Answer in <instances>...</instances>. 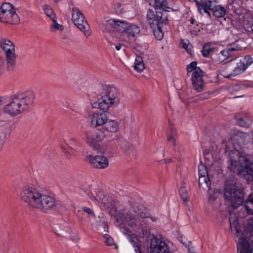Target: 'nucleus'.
<instances>
[{
	"label": "nucleus",
	"instance_id": "nucleus-11",
	"mask_svg": "<svg viewBox=\"0 0 253 253\" xmlns=\"http://www.w3.org/2000/svg\"><path fill=\"white\" fill-rule=\"evenodd\" d=\"M86 160L88 161L91 167L98 169H103L108 166V160L106 157L102 156H92L88 155L86 156Z\"/></svg>",
	"mask_w": 253,
	"mask_h": 253
},
{
	"label": "nucleus",
	"instance_id": "nucleus-50",
	"mask_svg": "<svg viewBox=\"0 0 253 253\" xmlns=\"http://www.w3.org/2000/svg\"><path fill=\"white\" fill-rule=\"evenodd\" d=\"M82 210L83 211L88 213L89 215L94 216V214L93 211L89 208L86 207H84L82 208Z\"/></svg>",
	"mask_w": 253,
	"mask_h": 253
},
{
	"label": "nucleus",
	"instance_id": "nucleus-38",
	"mask_svg": "<svg viewBox=\"0 0 253 253\" xmlns=\"http://www.w3.org/2000/svg\"><path fill=\"white\" fill-rule=\"evenodd\" d=\"M212 49L211 47L210 44L207 43L205 44L202 48L201 51L202 55L205 57H207L209 56Z\"/></svg>",
	"mask_w": 253,
	"mask_h": 253
},
{
	"label": "nucleus",
	"instance_id": "nucleus-56",
	"mask_svg": "<svg viewBox=\"0 0 253 253\" xmlns=\"http://www.w3.org/2000/svg\"><path fill=\"white\" fill-rule=\"evenodd\" d=\"M208 8H204V9H203L202 11H203V12L206 14H208V15L209 16V17H211V13L208 10Z\"/></svg>",
	"mask_w": 253,
	"mask_h": 253
},
{
	"label": "nucleus",
	"instance_id": "nucleus-43",
	"mask_svg": "<svg viewBox=\"0 0 253 253\" xmlns=\"http://www.w3.org/2000/svg\"><path fill=\"white\" fill-rule=\"evenodd\" d=\"M138 240L137 238H134L131 239V242L132 246L135 248V251L136 253H141L140 247L141 246L138 242Z\"/></svg>",
	"mask_w": 253,
	"mask_h": 253
},
{
	"label": "nucleus",
	"instance_id": "nucleus-7",
	"mask_svg": "<svg viewBox=\"0 0 253 253\" xmlns=\"http://www.w3.org/2000/svg\"><path fill=\"white\" fill-rule=\"evenodd\" d=\"M237 158L230 157L228 160V169L234 173L239 175L245 165L248 164L250 157L244 152H239Z\"/></svg>",
	"mask_w": 253,
	"mask_h": 253
},
{
	"label": "nucleus",
	"instance_id": "nucleus-23",
	"mask_svg": "<svg viewBox=\"0 0 253 253\" xmlns=\"http://www.w3.org/2000/svg\"><path fill=\"white\" fill-rule=\"evenodd\" d=\"M196 5L201 14H203L202 10L204 8H207L213 11L216 7V5L213 4L212 1L211 0H207L205 1H203L202 0H196Z\"/></svg>",
	"mask_w": 253,
	"mask_h": 253
},
{
	"label": "nucleus",
	"instance_id": "nucleus-57",
	"mask_svg": "<svg viewBox=\"0 0 253 253\" xmlns=\"http://www.w3.org/2000/svg\"><path fill=\"white\" fill-rule=\"evenodd\" d=\"M103 225L104 226V229L105 231H107L108 229V226L107 225V223L104 221L103 222Z\"/></svg>",
	"mask_w": 253,
	"mask_h": 253
},
{
	"label": "nucleus",
	"instance_id": "nucleus-3",
	"mask_svg": "<svg viewBox=\"0 0 253 253\" xmlns=\"http://www.w3.org/2000/svg\"><path fill=\"white\" fill-rule=\"evenodd\" d=\"M101 97L93 102L92 106L103 112H107L111 105L117 106L120 104V94L118 89L113 85H102Z\"/></svg>",
	"mask_w": 253,
	"mask_h": 253
},
{
	"label": "nucleus",
	"instance_id": "nucleus-40",
	"mask_svg": "<svg viewBox=\"0 0 253 253\" xmlns=\"http://www.w3.org/2000/svg\"><path fill=\"white\" fill-rule=\"evenodd\" d=\"M13 5L8 2H5L0 7V11H14Z\"/></svg>",
	"mask_w": 253,
	"mask_h": 253
},
{
	"label": "nucleus",
	"instance_id": "nucleus-18",
	"mask_svg": "<svg viewBox=\"0 0 253 253\" xmlns=\"http://www.w3.org/2000/svg\"><path fill=\"white\" fill-rule=\"evenodd\" d=\"M89 117L91 120V125L95 127L103 125H104L106 121L108 120L106 112H105L94 113Z\"/></svg>",
	"mask_w": 253,
	"mask_h": 253
},
{
	"label": "nucleus",
	"instance_id": "nucleus-20",
	"mask_svg": "<svg viewBox=\"0 0 253 253\" xmlns=\"http://www.w3.org/2000/svg\"><path fill=\"white\" fill-rule=\"evenodd\" d=\"M121 22H122V21L119 20H108L104 24L103 31L109 33L115 31L120 32L121 27H119V26H121Z\"/></svg>",
	"mask_w": 253,
	"mask_h": 253
},
{
	"label": "nucleus",
	"instance_id": "nucleus-61",
	"mask_svg": "<svg viewBox=\"0 0 253 253\" xmlns=\"http://www.w3.org/2000/svg\"><path fill=\"white\" fill-rule=\"evenodd\" d=\"M94 198L96 200L98 201L103 200V198H101V197L98 198V195H97L96 197H94Z\"/></svg>",
	"mask_w": 253,
	"mask_h": 253
},
{
	"label": "nucleus",
	"instance_id": "nucleus-13",
	"mask_svg": "<svg viewBox=\"0 0 253 253\" xmlns=\"http://www.w3.org/2000/svg\"><path fill=\"white\" fill-rule=\"evenodd\" d=\"M146 1L150 6L155 8V13H157V12H160L162 13H167V12L169 11V9L171 11L177 10L169 7L168 6L167 0H146Z\"/></svg>",
	"mask_w": 253,
	"mask_h": 253
},
{
	"label": "nucleus",
	"instance_id": "nucleus-36",
	"mask_svg": "<svg viewBox=\"0 0 253 253\" xmlns=\"http://www.w3.org/2000/svg\"><path fill=\"white\" fill-rule=\"evenodd\" d=\"M126 214V209L125 208H123L122 209L119 210V213L116 216V221L118 224H119L121 227H123V226L122 224L120 222V220H123V218Z\"/></svg>",
	"mask_w": 253,
	"mask_h": 253
},
{
	"label": "nucleus",
	"instance_id": "nucleus-29",
	"mask_svg": "<svg viewBox=\"0 0 253 253\" xmlns=\"http://www.w3.org/2000/svg\"><path fill=\"white\" fill-rule=\"evenodd\" d=\"M230 225L232 231L235 232L236 235L241 236L242 231L238 219H234L233 221L230 219Z\"/></svg>",
	"mask_w": 253,
	"mask_h": 253
},
{
	"label": "nucleus",
	"instance_id": "nucleus-41",
	"mask_svg": "<svg viewBox=\"0 0 253 253\" xmlns=\"http://www.w3.org/2000/svg\"><path fill=\"white\" fill-rule=\"evenodd\" d=\"M198 169L199 176L209 175L206 166L201 162H200V165L198 166Z\"/></svg>",
	"mask_w": 253,
	"mask_h": 253
},
{
	"label": "nucleus",
	"instance_id": "nucleus-62",
	"mask_svg": "<svg viewBox=\"0 0 253 253\" xmlns=\"http://www.w3.org/2000/svg\"><path fill=\"white\" fill-rule=\"evenodd\" d=\"M165 163H170L172 161V160L171 159H165Z\"/></svg>",
	"mask_w": 253,
	"mask_h": 253
},
{
	"label": "nucleus",
	"instance_id": "nucleus-58",
	"mask_svg": "<svg viewBox=\"0 0 253 253\" xmlns=\"http://www.w3.org/2000/svg\"><path fill=\"white\" fill-rule=\"evenodd\" d=\"M210 154V150L209 149H206L204 150V154L206 157V158H207V156L208 155H209Z\"/></svg>",
	"mask_w": 253,
	"mask_h": 253
},
{
	"label": "nucleus",
	"instance_id": "nucleus-14",
	"mask_svg": "<svg viewBox=\"0 0 253 253\" xmlns=\"http://www.w3.org/2000/svg\"><path fill=\"white\" fill-rule=\"evenodd\" d=\"M253 63V59L252 56L251 55L246 56L242 59H241L240 62L237 64L231 75L237 76L241 74Z\"/></svg>",
	"mask_w": 253,
	"mask_h": 253
},
{
	"label": "nucleus",
	"instance_id": "nucleus-37",
	"mask_svg": "<svg viewBox=\"0 0 253 253\" xmlns=\"http://www.w3.org/2000/svg\"><path fill=\"white\" fill-rule=\"evenodd\" d=\"M153 253H171L170 249L166 243H161L159 250Z\"/></svg>",
	"mask_w": 253,
	"mask_h": 253
},
{
	"label": "nucleus",
	"instance_id": "nucleus-64",
	"mask_svg": "<svg viewBox=\"0 0 253 253\" xmlns=\"http://www.w3.org/2000/svg\"><path fill=\"white\" fill-rule=\"evenodd\" d=\"M117 5L118 7H121V4L119 3H117Z\"/></svg>",
	"mask_w": 253,
	"mask_h": 253
},
{
	"label": "nucleus",
	"instance_id": "nucleus-52",
	"mask_svg": "<svg viewBox=\"0 0 253 253\" xmlns=\"http://www.w3.org/2000/svg\"><path fill=\"white\" fill-rule=\"evenodd\" d=\"M208 193L210 195L209 198V200L210 201H214L216 199L217 196L216 195V193L215 192H214L212 195L210 193V191H208Z\"/></svg>",
	"mask_w": 253,
	"mask_h": 253
},
{
	"label": "nucleus",
	"instance_id": "nucleus-21",
	"mask_svg": "<svg viewBox=\"0 0 253 253\" xmlns=\"http://www.w3.org/2000/svg\"><path fill=\"white\" fill-rule=\"evenodd\" d=\"M243 228L240 237L246 238L253 236V217H250L244 222Z\"/></svg>",
	"mask_w": 253,
	"mask_h": 253
},
{
	"label": "nucleus",
	"instance_id": "nucleus-6",
	"mask_svg": "<svg viewBox=\"0 0 253 253\" xmlns=\"http://www.w3.org/2000/svg\"><path fill=\"white\" fill-rule=\"evenodd\" d=\"M0 46L5 53L7 70L13 71L15 67L16 58L14 44L10 41L2 39L0 41Z\"/></svg>",
	"mask_w": 253,
	"mask_h": 253
},
{
	"label": "nucleus",
	"instance_id": "nucleus-16",
	"mask_svg": "<svg viewBox=\"0 0 253 253\" xmlns=\"http://www.w3.org/2000/svg\"><path fill=\"white\" fill-rule=\"evenodd\" d=\"M87 142L90 143H96L103 139L105 136L104 131L101 129L95 131H88L85 133Z\"/></svg>",
	"mask_w": 253,
	"mask_h": 253
},
{
	"label": "nucleus",
	"instance_id": "nucleus-51",
	"mask_svg": "<svg viewBox=\"0 0 253 253\" xmlns=\"http://www.w3.org/2000/svg\"><path fill=\"white\" fill-rule=\"evenodd\" d=\"M242 87L243 88H249V87L253 88V82L244 83L242 84Z\"/></svg>",
	"mask_w": 253,
	"mask_h": 253
},
{
	"label": "nucleus",
	"instance_id": "nucleus-53",
	"mask_svg": "<svg viewBox=\"0 0 253 253\" xmlns=\"http://www.w3.org/2000/svg\"><path fill=\"white\" fill-rule=\"evenodd\" d=\"M105 242L107 245L111 246L114 244V240L113 238L109 237L106 238Z\"/></svg>",
	"mask_w": 253,
	"mask_h": 253
},
{
	"label": "nucleus",
	"instance_id": "nucleus-45",
	"mask_svg": "<svg viewBox=\"0 0 253 253\" xmlns=\"http://www.w3.org/2000/svg\"><path fill=\"white\" fill-rule=\"evenodd\" d=\"M181 44L182 47L184 48L188 52H190L191 51L192 45L190 43L189 41L187 40L184 41V40H182Z\"/></svg>",
	"mask_w": 253,
	"mask_h": 253
},
{
	"label": "nucleus",
	"instance_id": "nucleus-10",
	"mask_svg": "<svg viewBox=\"0 0 253 253\" xmlns=\"http://www.w3.org/2000/svg\"><path fill=\"white\" fill-rule=\"evenodd\" d=\"M38 209L43 211L52 210L60 211L64 210V207L59 202L56 201L53 197L43 193Z\"/></svg>",
	"mask_w": 253,
	"mask_h": 253
},
{
	"label": "nucleus",
	"instance_id": "nucleus-5",
	"mask_svg": "<svg viewBox=\"0 0 253 253\" xmlns=\"http://www.w3.org/2000/svg\"><path fill=\"white\" fill-rule=\"evenodd\" d=\"M43 191L33 184L24 186L20 192L21 200L31 208L38 209L42 200Z\"/></svg>",
	"mask_w": 253,
	"mask_h": 253
},
{
	"label": "nucleus",
	"instance_id": "nucleus-46",
	"mask_svg": "<svg viewBox=\"0 0 253 253\" xmlns=\"http://www.w3.org/2000/svg\"><path fill=\"white\" fill-rule=\"evenodd\" d=\"M197 65V62L196 61H192L190 64L188 65L186 68L188 74L192 71H196V69L198 68L196 67Z\"/></svg>",
	"mask_w": 253,
	"mask_h": 253
},
{
	"label": "nucleus",
	"instance_id": "nucleus-35",
	"mask_svg": "<svg viewBox=\"0 0 253 253\" xmlns=\"http://www.w3.org/2000/svg\"><path fill=\"white\" fill-rule=\"evenodd\" d=\"M69 145V147L71 149L76 151H78L81 147V144L79 142H78L75 138H71L69 140V142L68 143Z\"/></svg>",
	"mask_w": 253,
	"mask_h": 253
},
{
	"label": "nucleus",
	"instance_id": "nucleus-27",
	"mask_svg": "<svg viewBox=\"0 0 253 253\" xmlns=\"http://www.w3.org/2000/svg\"><path fill=\"white\" fill-rule=\"evenodd\" d=\"M118 128V123L112 120L106 121L104 124V126L101 129L105 131L106 130L107 131L110 132H116Z\"/></svg>",
	"mask_w": 253,
	"mask_h": 253
},
{
	"label": "nucleus",
	"instance_id": "nucleus-55",
	"mask_svg": "<svg viewBox=\"0 0 253 253\" xmlns=\"http://www.w3.org/2000/svg\"><path fill=\"white\" fill-rule=\"evenodd\" d=\"M200 30H195V29H193L192 30H191L190 31V33H191V35H192V36H197L198 35V32H200Z\"/></svg>",
	"mask_w": 253,
	"mask_h": 253
},
{
	"label": "nucleus",
	"instance_id": "nucleus-60",
	"mask_svg": "<svg viewBox=\"0 0 253 253\" xmlns=\"http://www.w3.org/2000/svg\"><path fill=\"white\" fill-rule=\"evenodd\" d=\"M115 48L117 50H120L121 48V44H118V45H115Z\"/></svg>",
	"mask_w": 253,
	"mask_h": 253
},
{
	"label": "nucleus",
	"instance_id": "nucleus-28",
	"mask_svg": "<svg viewBox=\"0 0 253 253\" xmlns=\"http://www.w3.org/2000/svg\"><path fill=\"white\" fill-rule=\"evenodd\" d=\"M226 13L225 8L222 5H217L212 11L213 15L216 18H221Z\"/></svg>",
	"mask_w": 253,
	"mask_h": 253
},
{
	"label": "nucleus",
	"instance_id": "nucleus-19",
	"mask_svg": "<svg viewBox=\"0 0 253 253\" xmlns=\"http://www.w3.org/2000/svg\"><path fill=\"white\" fill-rule=\"evenodd\" d=\"M239 176L246 180L248 182L253 181V163L250 159L248 164L245 165Z\"/></svg>",
	"mask_w": 253,
	"mask_h": 253
},
{
	"label": "nucleus",
	"instance_id": "nucleus-49",
	"mask_svg": "<svg viewBox=\"0 0 253 253\" xmlns=\"http://www.w3.org/2000/svg\"><path fill=\"white\" fill-rule=\"evenodd\" d=\"M148 214H149L148 213H146V212H143V211H140V212H138L137 213L138 217L137 218L138 223L139 222V218L140 217L141 218H148L149 217Z\"/></svg>",
	"mask_w": 253,
	"mask_h": 253
},
{
	"label": "nucleus",
	"instance_id": "nucleus-54",
	"mask_svg": "<svg viewBox=\"0 0 253 253\" xmlns=\"http://www.w3.org/2000/svg\"><path fill=\"white\" fill-rule=\"evenodd\" d=\"M167 140L169 142H171L174 146L175 145V140L173 136L172 135H169Z\"/></svg>",
	"mask_w": 253,
	"mask_h": 253
},
{
	"label": "nucleus",
	"instance_id": "nucleus-1",
	"mask_svg": "<svg viewBox=\"0 0 253 253\" xmlns=\"http://www.w3.org/2000/svg\"><path fill=\"white\" fill-rule=\"evenodd\" d=\"M245 191L242 184L236 179H228L225 182L224 196L233 209H237L244 203L249 214H253V193L244 200Z\"/></svg>",
	"mask_w": 253,
	"mask_h": 253
},
{
	"label": "nucleus",
	"instance_id": "nucleus-42",
	"mask_svg": "<svg viewBox=\"0 0 253 253\" xmlns=\"http://www.w3.org/2000/svg\"><path fill=\"white\" fill-rule=\"evenodd\" d=\"M44 10L46 15L48 16L51 20L56 18L55 15L53 13L52 8L48 5L44 7Z\"/></svg>",
	"mask_w": 253,
	"mask_h": 253
},
{
	"label": "nucleus",
	"instance_id": "nucleus-25",
	"mask_svg": "<svg viewBox=\"0 0 253 253\" xmlns=\"http://www.w3.org/2000/svg\"><path fill=\"white\" fill-rule=\"evenodd\" d=\"M199 187L208 191L211 190V182L209 175L200 176L199 179Z\"/></svg>",
	"mask_w": 253,
	"mask_h": 253
},
{
	"label": "nucleus",
	"instance_id": "nucleus-32",
	"mask_svg": "<svg viewBox=\"0 0 253 253\" xmlns=\"http://www.w3.org/2000/svg\"><path fill=\"white\" fill-rule=\"evenodd\" d=\"M134 69L139 73L141 72L144 69V64L141 56H136Z\"/></svg>",
	"mask_w": 253,
	"mask_h": 253
},
{
	"label": "nucleus",
	"instance_id": "nucleus-4",
	"mask_svg": "<svg viewBox=\"0 0 253 253\" xmlns=\"http://www.w3.org/2000/svg\"><path fill=\"white\" fill-rule=\"evenodd\" d=\"M147 19L153 30L155 37L158 40H162L164 36L162 28L168 23V14L160 12L155 13L153 10L149 9L147 11Z\"/></svg>",
	"mask_w": 253,
	"mask_h": 253
},
{
	"label": "nucleus",
	"instance_id": "nucleus-63",
	"mask_svg": "<svg viewBox=\"0 0 253 253\" xmlns=\"http://www.w3.org/2000/svg\"><path fill=\"white\" fill-rule=\"evenodd\" d=\"M56 235L60 236V237H62V236H63V234H60V233H56Z\"/></svg>",
	"mask_w": 253,
	"mask_h": 253
},
{
	"label": "nucleus",
	"instance_id": "nucleus-2",
	"mask_svg": "<svg viewBox=\"0 0 253 253\" xmlns=\"http://www.w3.org/2000/svg\"><path fill=\"white\" fill-rule=\"evenodd\" d=\"M35 98V94L32 90L14 94L10 102L4 106V112L15 116L32 107Z\"/></svg>",
	"mask_w": 253,
	"mask_h": 253
},
{
	"label": "nucleus",
	"instance_id": "nucleus-33",
	"mask_svg": "<svg viewBox=\"0 0 253 253\" xmlns=\"http://www.w3.org/2000/svg\"><path fill=\"white\" fill-rule=\"evenodd\" d=\"M226 48L229 51L230 56L232 57L234 55L235 51L241 50L242 47L239 46L236 42H235L228 44L226 46Z\"/></svg>",
	"mask_w": 253,
	"mask_h": 253
},
{
	"label": "nucleus",
	"instance_id": "nucleus-34",
	"mask_svg": "<svg viewBox=\"0 0 253 253\" xmlns=\"http://www.w3.org/2000/svg\"><path fill=\"white\" fill-rule=\"evenodd\" d=\"M114 141V143L119 145L122 149H126L127 148L128 143L124 138L119 137L115 139Z\"/></svg>",
	"mask_w": 253,
	"mask_h": 253
},
{
	"label": "nucleus",
	"instance_id": "nucleus-31",
	"mask_svg": "<svg viewBox=\"0 0 253 253\" xmlns=\"http://www.w3.org/2000/svg\"><path fill=\"white\" fill-rule=\"evenodd\" d=\"M134 69L139 73L141 72L144 69V64L141 56H136Z\"/></svg>",
	"mask_w": 253,
	"mask_h": 253
},
{
	"label": "nucleus",
	"instance_id": "nucleus-30",
	"mask_svg": "<svg viewBox=\"0 0 253 253\" xmlns=\"http://www.w3.org/2000/svg\"><path fill=\"white\" fill-rule=\"evenodd\" d=\"M161 243H165L164 241H159V240L155 237H153L151 239L150 250L151 252H155L159 250L160 245Z\"/></svg>",
	"mask_w": 253,
	"mask_h": 253
},
{
	"label": "nucleus",
	"instance_id": "nucleus-47",
	"mask_svg": "<svg viewBox=\"0 0 253 253\" xmlns=\"http://www.w3.org/2000/svg\"><path fill=\"white\" fill-rule=\"evenodd\" d=\"M6 137V134L5 132L3 130H0V150L2 148Z\"/></svg>",
	"mask_w": 253,
	"mask_h": 253
},
{
	"label": "nucleus",
	"instance_id": "nucleus-26",
	"mask_svg": "<svg viewBox=\"0 0 253 253\" xmlns=\"http://www.w3.org/2000/svg\"><path fill=\"white\" fill-rule=\"evenodd\" d=\"M235 119L237 124L243 127H248L252 123V119L247 115H244L242 116L236 115Z\"/></svg>",
	"mask_w": 253,
	"mask_h": 253
},
{
	"label": "nucleus",
	"instance_id": "nucleus-48",
	"mask_svg": "<svg viewBox=\"0 0 253 253\" xmlns=\"http://www.w3.org/2000/svg\"><path fill=\"white\" fill-rule=\"evenodd\" d=\"M219 54L222 55L223 56V58L221 59V61H223L224 60L227 59L228 58L231 57L229 53V51L227 50V49L226 48L224 49L221 51Z\"/></svg>",
	"mask_w": 253,
	"mask_h": 253
},
{
	"label": "nucleus",
	"instance_id": "nucleus-8",
	"mask_svg": "<svg viewBox=\"0 0 253 253\" xmlns=\"http://www.w3.org/2000/svg\"><path fill=\"white\" fill-rule=\"evenodd\" d=\"M121 35L120 40L123 42H128L134 39L140 31V28L136 25L125 21H122L120 23Z\"/></svg>",
	"mask_w": 253,
	"mask_h": 253
},
{
	"label": "nucleus",
	"instance_id": "nucleus-12",
	"mask_svg": "<svg viewBox=\"0 0 253 253\" xmlns=\"http://www.w3.org/2000/svg\"><path fill=\"white\" fill-rule=\"evenodd\" d=\"M203 71L200 68L196 69L194 71L192 75V81L193 88L198 92H201L203 90L204 80L203 79Z\"/></svg>",
	"mask_w": 253,
	"mask_h": 253
},
{
	"label": "nucleus",
	"instance_id": "nucleus-44",
	"mask_svg": "<svg viewBox=\"0 0 253 253\" xmlns=\"http://www.w3.org/2000/svg\"><path fill=\"white\" fill-rule=\"evenodd\" d=\"M53 22V24L50 26L51 31H53V29L55 30L62 31L63 30V27L62 25L59 24L56 22V18H55L51 20Z\"/></svg>",
	"mask_w": 253,
	"mask_h": 253
},
{
	"label": "nucleus",
	"instance_id": "nucleus-59",
	"mask_svg": "<svg viewBox=\"0 0 253 253\" xmlns=\"http://www.w3.org/2000/svg\"><path fill=\"white\" fill-rule=\"evenodd\" d=\"M189 21L192 24H194L196 22L195 20L194 17H191L189 19Z\"/></svg>",
	"mask_w": 253,
	"mask_h": 253
},
{
	"label": "nucleus",
	"instance_id": "nucleus-17",
	"mask_svg": "<svg viewBox=\"0 0 253 253\" xmlns=\"http://www.w3.org/2000/svg\"><path fill=\"white\" fill-rule=\"evenodd\" d=\"M239 242L237 244V252L239 253H253V244L251 245L249 240L240 237ZM253 244V242H251Z\"/></svg>",
	"mask_w": 253,
	"mask_h": 253
},
{
	"label": "nucleus",
	"instance_id": "nucleus-22",
	"mask_svg": "<svg viewBox=\"0 0 253 253\" xmlns=\"http://www.w3.org/2000/svg\"><path fill=\"white\" fill-rule=\"evenodd\" d=\"M232 66V64L230 62H227L222 65L220 69V74L223 77L227 79H231L232 77H235L236 76H232L234 70Z\"/></svg>",
	"mask_w": 253,
	"mask_h": 253
},
{
	"label": "nucleus",
	"instance_id": "nucleus-9",
	"mask_svg": "<svg viewBox=\"0 0 253 253\" xmlns=\"http://www.w3.org/2000/svg\"><path fill=\"white\" fill-rule=\"evenodd\" d=\"M72 20L74 24L82 31L86 37L90 35L89 26L85 17L78 7L72 8Z\"/></svg>",
	"mask_w": 253,
	"mask_h": 253
},
{
	"label": "nucleus",
	"instance_id": "nucleus-39",
	"mask_svg": "<svg viewBox=\"0 0 253 253\" xmlns=\"http://www.w3.org/2000/svg\"><path fill=\"white\" fill-rule=\"evenodd\" d=\"M179 194L181 198L184 202L188 201V193L186 187L184 186L181 187L179 189Z\"/></svg>",
	"mask_w": 253,
	"mask_h": 253
},
{
	"label": "nucleus",
	"instance_id": "nucleus-24",
	"mask_svg": "<svg viewBox=\"0 0 253 253\" xmlns=\"http://www.w3.org/2000/svg\"><path fill=\"white\" fill-rule=\"evenodd\" d=\"M120 222L122 224V228L124 227L123 223H126L132 227L133 225H136L138 224L137 218L135 217L134 215L129 211L126 213L123 218V220H120Z\"/></svg>",
	"mask_w": 253,
	"mask_h": 253
},
{
	"label": "nucleus",
	"instance_id": "nucleus-15",
	"mask_svg": "<svg viewBox=\"0 0 253 253\" xmlns=\"http://www.w3.org/2000/svg\"><path fill=\"white\" fill-rule=\"evenodd\" d=\"M20 19L15 11H0V21L10 24H16Z\"/></svg>",
	"mask_w": 253,
	"mask_h": 253
}]
</instances>
